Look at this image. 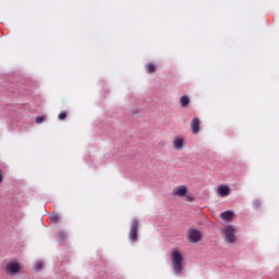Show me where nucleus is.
<instances>
[{
    "label": "nucleus",
    "mask_w": 279,
    "mask_h": 279,
    "mask_svg": "<svg viewBox=\"0 0 279 279\" xmlns=\"http://www.w3.org/2000/svg\"><path fill=\"white\" fill-rule=\"evenodd\" d=\"M58 239H59L60 241H64V239H66V234H64V232H59V233H58Z\"/></svg>",
    "instance_id": "obj_17"
},
{
    "label": "nucleus",
    "mask_w": 279,
    "mask_h": 279,
    "mask_svg": "<svg viewBox=\"0 0 279 279\" xmlns=\"http://www.w3.org/2000/svg\"><path fill=\"white\" fill-rule=\"evenodd\" d=\"M220 217L223 221H232V219H234V211L227 210L222 213Z\"/></svg>",
    "instance_id": "obj_10"
},
{
    "label": "nucleus",
    "mask_w": 279,
    "mask_h": 279,
    "mask_svg": "<svg viewBox=\"0 0 279 279\" xmlns=\"http://www.w3.org/2000/svg\"><path fill=\"white\" fill-rule=\"evenodd\" d=\"M45 122V116H39L36 118L35 123H37V125H40V123Z\"/></svg>",
    "instance_id": "obj_16"
},
{
    "label": "nucleus",
    "mask_w": 279,
    "mask_h": 279,
    "mask_svg": "<svg viewBox=\"0 0 279 279\" xmlns=\"http://www.w3.org/2000/svg\"><path fill=\"white\" fill-rule=\"evenodd\" d=\"M199 125H201L199 118H193L191 123L193 134H199Z\"/></svg>",
    "instance_id": "obj_8"
},
{
    "label": "nucleus",
    "mask_w": 279,
    "mask_h": 279,
    "mask_svg": "<svg viewBox=\"0 0 279 279\" xmlns=\"http://www.w3.org/2000/svg\"><path fill=\"white\" fill-rule=\"evenodd\" d=\"M1 182H3V174H1V170H0V184Z\"/></svg>",
    "instance_id": "obj_20"
},
{
    "label": "nucleus",
    "mask_w": 279,
    "mask_h": 279,
    "mask_svg": "<svg viewBox=\"0 0 279 279\" xmlns=\"http://www.w3.org/2000/svg\"><path fill=\"white\" fill-rule=\"evenodd\" d=\"M145 69L147 71V73L151 74L156 71V64L154 63H148L145 65Z\"/></svg>",
    "instance_id": "obj_12"
},
{
    "label": "nucleus",
    "mask_w": 279,
    "mask_h": 279,
    "mask_svg": "<svg viewBox=\"0 0 279 279\" xmlns=\"http://www.w3.org/2000/svg\"><path fill=\"white\" fill-rule=\"evenodd\" d=\"M181 108H189L191 105V98L187 95H183L180 98Z\"/></svg>",
    "instance_id": "obj_11"
},
{
    "label": "nucleus",
    "mask_w": 279,
    "mask_h": 279,
    "mask_svg": "<svg viewBox=\"0 0 279 279\" xmlns=\"http://www.w3.org/2000/svg\"><path fill=\"white\" fill-rule=\"evenodd\" d=\"M186 193H189L186 185H180L177 190H173V194L178 197H186Z\"/></svg>",
    "instance_id": "obj_7"
},
{
    "label": "nucleus",
    "mask_w": 279,
    "mask_h": 279,
    "mask_svg": "<svg viewBox=\"0 0 279 279\" xmlns=\"http://www.w3.org/2000/svg\"><path fill=\"white\" fill-rule=\"evenodd\" d=\"M68 114L69 113H66V111L60 112L58 116L59 121H64V119H66Z\"/></svg>",
    "instance_id": "obj_15"
},
{
    "label": "nucleus",
    "mask_w": 279,
    "mask_h": 279,
    "mask_svg": "<svg viewBox=\"0 0 279 279\" xmlns=\"http://www.w3.org/2000/svg\"><path fill=\"white\" fill-rule=\"evenodd\" d=\"M202 239H204V236L202 235V231H199L198 229L190 228L187 230V241L190 243H199Z\"/></svg>",
    "instance_id": "obj_2"
},
{
    "label": "nucleus",
    "mask_w": 279,
    "mask_h": 279,
    "mask_svg": "<svg viewBox=\"0 0 279 279\" xmlns=\"http://www.w3.org/2000/svg\"><path fill=\"white\" fill-rule=\"evenodd\" d=\"M253 206H254V208H259L260 207V201L259 199L254 201Z\"/></svg>",
    "instance_id": "obj_18"
},
{
    "label": "nucleus",
    "mask_w": 279,
    "mask_h": 279,
    "mask_svg": "<svg viewBox=\"0 0 279 279\" xmlns=\"http://www.w3.org/2000/svg\"><path fill=\"white\" fill-rule=\"evenodd\" d=\"M138 219H133L131 222V229L129 233L130 241L133 243L138 241Z\"/></svg>",
    "instance_id": "obj_4"
},
{
    "label": "nucleus",
    "mask_w": 279,
    "mask_h": 279,
    "mask_svg": "<svg viewBox=\"0 0 279 279\" xmlns=\"http://www.w3.org/2000/svg\"><path fill=\"white\" fill-rule=\"evenodd\" d=\"M217 193L220 197H228V195H230L231 190L230 186L228 185H219L217 189Z\"/></svg>",
    "instance_id": "obj_6"
},
{
    "label": "nucleus",
    "mask_w": 279,
    "mask_h": 279,
    "mask_svg": "<svg viewBox=\"0 0 279 279\" xmlns=\"http://www.w3.org/2000/svg\"><path fill=\"white\" fill-rule=\"evenodd\" d=\"M173 147L177 149V151H180L184 147V138L182 137H175L173 140Z\"/></svg>",
    "instance_id": "obj_9"
},
{
    "label": "nucleus",
    "mask_w": 279,
    "mask_h": 279,
    "mask_svg": "<svg viewBox=\"0 0 279 279\" xmlns=\"http://www.w3.org/2000/svg\"><path fill=\"white\" fill-rule=\"evenodd\" d=\"M21 271V264L19 262H10L5 266V274L9 276H16Z\"/></svg>",
    "instance_id": "obj_5"
},
{
    "label": "nucleus",
    "mask_w": 279,
    "mask_h": 279,
    "mask_svg": "<svg viewBox=\"0 0 279 279\" xmlns=\"http://www.w3.org/2000/svg\"><path fill=\"white\" fill-rule=\"evenodd\" d=\"M234 227L232 225L225 227V241L227 243H236V235H234Z\"/></svg>",
    "instance_id": "obj_3"
},
{
    "label": "nucleus",
    "mask_w": 279,
    "mask_h": 279,
    "mask_svg": "<svg viewBox=\"0 0 279 279\" xmlns=\"http://www.w3.org/2000/svg\"><path fill=\"white\" fill-rule=\"evenodd\" d=\"M133 114H138V110L133 111Z\"/></svg>",
    "instance_id": "obj_21"
},
{
    "label": "nucleus",
    "mask_w": 279,
    "mask_h": 279,
    "mask_svg": "<svg viewBox=\"0 0 279 279\" xmlns=\"http://www.w3.org/2000/svg\"><path fill=\"white\" fill-rule=\"evenodd\" d=\"M186 201L187 202H195V197H193L191 195H186Z\"/></svg>",
    "instance_id": "obj_19"
},
{
    "label": "nucleus",
    "mask_w": 279,
    "mask_h": 279,
    "mask_svg": "<svg viewBox=\"0 0 279 279\" xmlns=\"http://www.w3.org/2000/svg\"><path fill=\"white\" fill-rule=\"evenodd\" d=\"M49 219H50L51 223L60 222V216L58 214H51Z\"/></svg>",
    "instance_id": "obj_13"
},
{
    "label": "nucleus",
    "mask_w": 279,
    "mask_h": 279,
    "mask_svg": "<svg viewBox=\"0 0 279 279\" xmlns=\"http://www.w3.org/2000/svg\"><path fill=\"white\" fill-rule=\"evenodd\" d=\"M171 260L173 274H175V276H180L182 274V269H184V266L182 265L184 263V256H182L180 251L173 248L171 253Z\"/></svg>",
    "instance_id": "obj_1"
},
{
    "label": "nucleus",
    "mask_w": 279,
    "mask_h": 279,
    "mask_svg": "<svg viewBox=\"0 0 279 279\" xmlns=\"http://www.w3.org/2000/svg\"><path fill=\"white\" fill-rule=\"evenodd\" d=\"M43 267H45V264L43 262H36L33 269H34V271H40V269H43Z\"/></svg>",
    "instance_id": "obj_14"
}]
</instances>
